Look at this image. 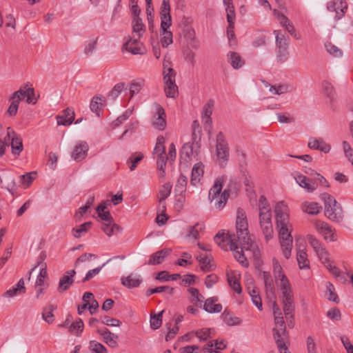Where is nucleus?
<instances>
[{"label": "nucleus", "instance_id": "obj_39", "mask_svg": "<svg viewBox=\"0 0 353 353\" xmlns=\"http://www.w3.org/2000/svg\"><path fill=\"white\" fill-rule=\"evenodd\" d=\"M57 307L54 305L49 304L43 309L42 318L48 324L52 323L54 320L53 311L56 310Z\"/></svg>", "mask_w": 353, "mask_h": 353}, {"label": "nucleus", "instance_id": "obj_26", "mask_svg": "<svg viewBox=\"0 0 353 353\" xmlns=\"http://www.w3.org/2000/svg\"><path fill=\"white\" fill-rule=\"evenodd\" d=\"M57 123L62 125H70L74 119V112L70 108H67L63 111V114L57 117Z\"/></svg>", "mask_w": 353, "mask_h": 353}, {"label": "nucleus", "instance_id": "obj_7", "mask_svg": "<svg viewBox=\"0 0 353 353\" xmlns=\"http://www.w3.org/2000/svg\"><path fill=\"white\" fill-rule=\"evenodd\" d=\"M216 153L219 165L221 168H225L228 161L230 150L222 132H220L216 136Z\"/></svg>", "mask_w": 353, "mask_h": 353}, {"label": "nucleus", "instance_id": "obj_24", "mask_svg": "<svg viewBox=\"0 0 353 353\" xmlns=\"http://www.w3.org/2000/svg\"><path fill=\"white\" fill-rule=\"evenodd\" d=\"M203 168L204 165L202 163H196L194 165L190 179L191 185L196 186L200 182L204 173Z\"/></svg>", "mask_w": 353, "mask_h": 353}, {"label": "nucleus", "instance_id": "obj_47", "mask_svg": "<svg viewBox=\"0 0 353 353\" xmlns=\"http://www.w3.org/2000/svg\"><path fill=\"white\" fill-rule=\"evenodd\" d=\"M92 222H85L84 223L79 225L78 228L72 229V234L75 238H80L83 234L86 233L90 228Z\"/></svg>", "mask_w": 353, "mask_h": 353}, {"label": "nucleus", "instance_id": "obj_8", "mask_svg": "<svg viewBox=\"0 0 353 353\" xmlns=\"http://www.w3.org/2000/svg\"><path fill=\"white\" fill-rule=\"evenodd\" d=\"M228 240L230 241V250H232L234 253V258L238 261L239 263H241L243 267L248 268L249 266V262L247 258L243 254V250L247 251L244 248H243L239 241H237L235 235L229 236L228 237ZM254 254L256 255L259 252L257 249V246L256 245V248L254 250H251Z\"/></svg>", "mask_w": 353, "mask_h": 353}, {"label": "nucleus", "instance_id": "obj_9", "mask_svg": "<svg viewBox=\"0 0 353 353\" xmlns=\"http://www.w3.org/2000/svg\"><path fill=\"white\" fill-rule=\"evenodd\" d=\"M39 97V94L35 93V90H18L10 97V105L18 108L19 102L24 99H26L28 103L34 104Z\"/></svg>", "mask_w": 353, "mask_h": 353}, {"label": "nucleus", "instance_id": "obj_49", "mask_svg": "<svg viewBox=\"0 0 353 353\" xmlns=\"http://www.w3.org/2000/svg\"><path fill=\"white\" fill-rule=\"evenodd\" d=\"M36 175V172H31L26 173V174L21 175L20 176V181L23 187L24 188H28L35 179Z\"/></svg>", "mask_w": 353, "mask_h": 353}, {"label": "nucleus", "instance_id": "obj_42", "mask_svg": "<svg viewBox=\"0 0 353 353\" xmlns=\"http://www.w3.org/2000/svg\"><path fill=\"white\" fill-rule=\"evenodd\" d=\"M141 283V280L137 276H133L132 274L121 279V283L128 288L138 287Z\"/></svg>", "mask_w": 353, "mask_h": 353}, {"label": "nucleus", "instance_id": "obj_5", "mask_svg": "<svg viewBox=\"0 0 353 353\" xmlns=\"http://www.w3.org/2000/svg\"><path fill=\"white\" fill-rule=\"evenodd\" d=\"M225 180V176H224L217 178L209 191V199L212 203H214V206L219 210L225 206L230 196V191L228 190H224L221 192Z\"/></svg>", "mask_w": 353, "mask_h": 353}, {"label": "nucleus", "instance_id": "obj_32", "mask_svg": "<svg viewBox=\"0 0 353 353\" xmlns=\"http://www.w3.org/2000/svg\"><path fill=\"white\" fill-rule=\"evenodd\" d=\"M105 97L103 96H95L90 103V110L97 116H100V112L104 105Z\"/></svg>", "mask_w": 353, "mask_h": 353}, {"label": "nucleus", "instance_id": "obj_58", "mask_svg": "<svg viewBox=\"0 0 353 353\" xmlns=\"http://www.w3.org/2000/svg\"><path fill=\"white\" fill-rule=\"evenodd\" d=\"M133 109H128L126 110L122 115L119 116L115 121L113 122V125L114 127H118L123 122L127 120L132 114Z\"/></svg>", "mask_w": 353, "mask_h": 353}, {"label": "nucleus", "instance_id": "obj_21", "mask_svg": "<svg viewBox=\"0 0 353 353\" xmlns=\"http://www.w3.org/2000/svg\"><path fill=\"white\" fill-rule=\"evenodd\" d=\"M171 249L169 248H165L157 251L150 256L147 263L151 265L160 264L164 261L165 258L171 253Z\"/></svg>", "mask_w": 353, "mask_h": 353}, {"label": "nucleus", "instance_id": "obj_59", "mask_svg": "<svg viewBox=\"0 0 353 353\" xmlns=\"http://www.w3.org/2000/svg\"><path fill=\"white\" fill-rule=\"evenodd\" d=\"M89 347L94 353H106V348L95 341H90Z\"/></svg>", "mask_w": 353, "mask_h": 353}, {"label": "nucleus", "instance_id": "obj_25", "mask_svg": "<svg viewBox=\"0 0 353 353\" xmlns=\"http://www.w3.org/2000/svg\"><path fill=\"white\" fill-rule=\"evenodd\" d=\"M239 274L236 272L230 271L227 273V279L230 288L236 293L240 294L242 290L239 281Z\"/></svg>", "mask_w": 353, "mask_h": 353}, {"label": "nucleus", "instance_id": "obj_12", "mask_svg": "<svg viewBox=\"0 0 353 353\" xmlns=\"http://www.w3.org/2000/svg\"><path fill=\"white\" fill-rule=\"evenodd\" d=\"M315 228L316 230L323 236L325 240H329L330 241H336L337 239L334 233V230L327 223L321 221H316L315 222Z\"/></svg>", "mask_w": 353, "mask_h": 353}, {"label": "nucleus", "instance_id": "obj_29", "mask_svg": "<svg viewBox=\"0 0 353 353\" xmlns=\"http://www.w3.org/2000/svg\"><path fill=\"white\" fill-rule=\"evenodd\" d=\"M214 107V101L209 100L204 105L202 112V121L205 125H208L210 127L212 125L211 115Z\"/></svg>", "mask_w": 353, "mask_h": 353}, {"label": "nucleus", "instance_id": "obj_60", "mask_svg": "<svg viewBox=\"0 0 353 353\" xmlns=\"http://www.w3.org/2000/svg\"><path fill=\"white\" fill-rule=\"evenodd\" d=\"M105 264H106V263H103L101 266H99L94 269L89 270L86 273L85 276L83 279L82 282L85 283V282L90 281L91 279H92L95 276H97L100 272L102 268L105 265Z\"/></svg>", "mask_w": 353, "mask_h": 353}, {"label": "nucleus", "instance_id": "obj_28", "mask_svg": "<svg viewBox=\"0 0 353 353\" xmlns=\"http://www.w3.org/2000/svg\"><path fill=\"white\" fill-rule=\"evenodd\" d=\"M217 300L216 297L206 299L203 305V309L208 313L220 312L222 310V305L219 303H215Z\"/></svg>", "mask_w": 353, "mask_h": 353}, {"label": "nucleus", "instance_id": "obj_23", "mask_svg": "<svg viewBox=\"0 0 353 353\" xmlns=\"http://www.w3.org/2000/svg\"><path fill=\"white\" fill-rule=\"evenodd\" d=\"M273 335L274 339L277 345V347L279 348L280 353H288V348L285 343V339L287 338V332L285 335L282 334L277 328L273 329Z\"/></svg>", "mask_w": 353, "mask_h": 353}, {"label": "nucleus", "instance_id": "obj_4", "mask_svg": "<svg viewBox=\"0 0 353 353\" xmlns=\"http://www.w3.org/2000/svg\"><path fill=\"white\" fill-rule=\"evenodd\" d=\"M259 224L266 241L273 236V225L272 223V212L270 203L264 195H261L259 200Z\"/></svg>", "mask_w": 353, "mask_h": 353}, {"label": "nucleus", "instance_id": "obj_50", "mask_svg": "<svg viewBox=\"0 0 353 353\" xmlns=\"http://www.w3.org/2000/svg\"><path fill=\"white\" fill-rule=\"evenodd\" d=\"M325 47L327 52L334 57H340L343 54V52L337 46L333 45L331 42H326Z\"/></svg>", "mask_w": 353, "mask_h": 353}, {"label": "nucleus", "instance_id": "obj_56", "mask_svg": "<svg viewBox=\"0 0 353 353\" xmlns=\"http://www.w3.org/2000/svg\"><path fill=\"white\" fill-rule=\"evenodd\" d=\"M249 293L253 303L257 307V308L259 310H262V301L261 296L259 294V292L256 290L253 289L252 291H250Z\"/></svg>", "mask_w": 353, "mask_h": 353}, {"label": "nucleus", "instance_id": "obj_55", "mask_svg": "<svg viewBox=\"0 0 353 353\" xmlns=\"http://www.w3.org/2000/svg\"><path fill=\"white\" fill-rule=\"evenodd\" d=\"M307 173L309 174L310 176H312V179L313 181H315L317 184H318L317 182H319L320 183V185L322 186L327 187V188L329 187L327 181L320 174H319L317 172H314L312 170L311 171V173H309V172H307Z\"/></svg>", "mask_w": 353, "mask_h": 353}, {"label": "nucleus", "instance_id": "obj_64", "mask_svg": "<svg viewBox=\"0 0 353 353\" xmlns=\"http://www.w3.org/2000/svg\"><path fill=\"white\" fill-rule=\"evenodd\" d=\"M101 321L103 324L108 326L118 327L121 324V322L119 320L108 316H104Z\"/></svg>", "mask_w": 353, "mask_h": 353}, {"label": "nucleus", "instance_id": "obj_41", "mask_svg": "<svg viewBox=\"0 0 353 353\" xmlns=\"http://www.w3.org/2000/svg\"><path fill=\"white\" fill-rule=\"evenodd\" d=\"M105 209L106 207L103 203L99 204L97 208L98 216L103 223H107L113 220L110 212L108 210H105Z\"/></svg>", "mask_w": 353, "mask_h": 353}, {"label": "nucleus", "instance_id": "obj_1", "mask_svg": "<svg viewBox=\"0 0 353 353\" xmlns=\"http://www.w3.org/2000/svg\"><path fill=\"white\" fill-rule=\"evenodd\" d=\"M274 211L282 253L285 258L288 259L291 256L293 243L291 234L292 225L290 222L289 210L283 201H280L276 203Z\"/></svg>", "mask_w": 353, "mask_h": 353}, {"label": "nucleus", "instance_id": "obj_6", "mask_svg": "<svg viewBox=\"0 0 353 353\" xmlns=\"http://www.w3.org/2000/svg\"><path fill=\"white\" fill-rule=\"evenodd\" d=\"M324 202L325 215L331 221L339 222L342 220V208L336 199L327 193L321 194Z\"/></svg>", "mask_w": 353, "mask_h": 353}, {"label": "nucleus", "instance_id": "obj_54", "mask_svg": "<svg viewBox=\"0 0 353 353\" xmlns=\"http://www.w3.org/2000/svg\"><path fill=\"white\" fill-rule=\"evenodd\" d=\"M143 158V155L141 153H135L133 154L128 161V163H130L131 165L129 166V168L131 171L134 170L139 161H141Z\"/></svg>", "mask_w": 353, "mask_h": 353}, {"label": "nucleus", "instance_id": "obj_46", "mask_svg": "<svg viewBox=\"0 0 353 353\" xmlns=\"http://www.w3.org/2000/svg\"><path fill=\"white\" fill-rule=\"evenodd\" d=\"M172 185L168 182L163 185L159 192V202H162V201H165L171 193Z\"/></svg>", "mask_w": 353, "mask_h": 353}, {"label": "nucleus", "instance_id": "obj_57", "mask_svg": "<svg viewBox=\"0 0 353 353\" xmlns=\"http://www.w3.org/2000/svg\"><path fill=\"white\" fill-rule=\"evenodd\" d=\"M97 256L94 254L90 253H85L78 257L75 261L74 267L78 268L80 266L81 263H84L86 261H90L92 259H96Z\"/></svg>", "mask_w": 353, "mask_h": 353}, {"label": "nucleus", "instance_id": "obj_30", "mask_svg": "<svg viewBox=\"0 0 353 353\" xmlns=\"http://www.w3.org/2000/svg\"><path fill=\"white\" fill-rule=\"evenodd\" d=\"M99 333L102 336L103 341L110 347H115L117 346V339L118 336L112 333L107 328L99 330Z\"/></svg>", "mask_w": 353, "mask_h": 353}, {"label": "nucleus", "instance_id": "obj_18", "mask_svg": "<svg viewBox=\"0 0 353 353\" xmlns=\"http://www.w3.org/2000/svg\"><path fill=\"white\" fill-rule=\"evenodd\" d=\"M163 74L164 81L166 85L165 88H174L176 85L174 84V71L170 66L169 61L163 62Z\"/></svg>", "mask_w": 353, "mask_h": 353}, {"label": "nucleus", "instance_id": "obj_33", "mask_svg": "<svg viewBox=\"0 0 353 353\" xmlns=\"http://www.w3.org/2000/svg\"><path fill=\"white\" fill-rule=\"evenodd\" d=\"M228 62L234 69L241 68L244 64L245 61L240 56V54L235 52H230L228 54Z\"/></svg>", "mask_w": 353, "mask_h": 353}, {"label": "nucleus", "instance_id": "obj_3", "mask_svg": "<svg viewBox=\"0 0 353 353\" xmlns=\"http://www.w3.org/2000/svg\"><path fill=\"white\" fill-rule=\"evenodd\" d=\"M236 239L242 248H244L246 250H254L256 244L250 238L248 232L247 216L245 211L241 208H238L236 212Z\"/></svg>", "mask_w": 353, "mask_h": 353}, {"label": "nucleus", "instance_id": "obj_10", "mask_svg": "<svg viewBox=\"0 0 353 353\" xmlns=\"http://www.w3.org/2000/svg\"><path fill=\"white\" fill-rule=\"evenodd\" d=\"M155 114L152 120V126L160 131L163 130L166 127L165 112L161 105L154 103Z\"/></svg>", "mask_w": 353, "mask_h": 353}, {"label": "nucleus", "instance_id": "obj_11", "mask_svg": "<svg viewBox=\"0 0 353 353\" xmlns=\"http://www.w3.org/2000/svg\"><path fill=\"white\" fill-rule=\"evenodd\" d=\"M327 9L330 12H335L334 18L339 20L345 15L347 10V4L345 0H332L328 2Z\"/></svg>", "mask_w": 353, "mask_h": 353}, {"label": "nucleus", "instance_id": "obj_51", "mask_svg": "<svg viewBox=\"0 0 353 353\" xmlns=\"http://www.w3.org/2000/svg\"><path fill=\"white\" fill-rule=\"evenodd\" d=\"M83 322L81 319H78L75 322L72 323L69 326V332L72 334L78 335L83 331Z\"/></svg>", "mask_w": 353, "mask_h": 353}, {"label": "nucleus", "instance_id": "obj_27", "mask_svg": "<svg viewBox=\"0 0 353 353\" xmlns=\"http://www.w3.org/2000/svg\"><path fill=\"white\" fill-rule=\"evenodd\" d=\"M262 278L264 281L266 292L268 296H274V282L270 272L263 271Z\"/></svg>", "mask_w": 353, "mask_h": 353}, {"label": "nucleus", "instance_id": "obj_37", "mask_svg": "<svg viewBox=\"0 0 353 353\" xmlns=\"http://www.w3.org/2000/svg\"><path fill=\"white\" fill-rule=\"evenodd\" d=\"M235 235L234 234H228L227 235H225L224 233H220L219 232L216 234L214 237V241L215 243L220 246L222 249L227 250L228 248H230V241L228 240V237L229 236Z\"/></svg>", "mask_w": 353, "mask_h": 353}, {"label": "nucleus", "instance_id": "obj_38", "mask_svg": "<svg viewBox=\"0 0 353 353\" xmlns=\"http://www.w3.org/2000/svg\"><path fill=\"white\" fill-rule=\"evenodd\" d=\"M321 206H320L316 202H305L302 205V210L310 214H318L321 210Z\"/></svg>", "mask_w": 353, "mask_h": 353}, {"label": "nucleus", "instance_id": "obj_19", "mask_svg": "<svg viewBox=\"0 0 353 353\" xmlns=\"http://www.w3.org/2000/svg\"><path fill=\"white\" fill-rule=\"evenodd\" d=\"M88 150V143L85 141H80L75 145L71 157L74 161H81L87 156Z\"/></svg>", "mask_w": 353, "mask_h": 353}, {"label": "nucleus", "instance_id": "obj_20", "mask_svg": "<svg viewBox=\"0 0 353 353\" xmlns=\"http://www.w3.org/2000/svg\"><path fill=\"white\" fill-rule=\"evenodd\" d=\"M296 183L303 188L305 189L308 192H314L318 187V184L313 181L312 178L307 177L302 174L295 176Z\"/></svg>", "mask_w": 353, "mask_h": 353}, {"label": "nucleus", "instance_id": "obj_36", "mask_svg": "<svg viewBox=\"0 0 353 353\" xmlns=\"http://www.w3.org/2000/svg\"><path fill=\"white\" fill-rule=\"evenodd\" d=\"M132 32L137 35L139 39L143 36L145 32V26L143 23L141 18L132 19Z\"/></svg>", "mask_w": 353, "mask_h": 353}, {"label": "nucleus", "instance_id": "obj_2", "mask_svg": "<svg viewBox=\"0 0 353 353\" xmlns=\"http://www.w3.org/2000/svg\"><path fill=\"white\" fill-rule=\"evenodd\" d=\"M272 272L275 278V282L279 285L282 292V303L285 315L286 318H292L293 316L294 305L290 283L281 265L276 259H272Z\"/></svg>", "mask_w": 353, "mask_h": 353}, {"label": "nucleus", "instance_id": "obj_14", "mask_svg": "<svg viewBox=\"0 0 353 353\" xmlns=\"http://www.w3.org/2000/svg\"><path fill=\"white\" fill-rule=\"evenodd\" d=\"M160 15L161 28H170L172 25L170 0H163Z\"/></svg>", "mask_w": 353, "mask_h": 353}, {"label": "nucleus", "instance_id": "obj_63", "mask_svg": "<svg viewBox=\"0 0 353 353\" xmlns=\"http://www.w3.org/2000/svg\"><path fill=\"white\" fill-rule=\"evenodd\" d=\"M288 56V48H276V60L278 62H285Z\"/></svg>", "mask_w": 353, "mask_h": 353}, {"label": "nucleus", "instance_id": "obj_53", "mask_svg": "<svg viewBox=\"0 0 353 353\" xmlns=\"http://www.w3.org/2000/svg\"><path fill=\"white\" fill-rule=\"evenodd\" d=\"M188 183V179L185 176L181 174L177 180L175 185V190L179 193H182L185 190Z\"/></svg>", "mask_w": 353, "mask_h": 353}, {"label": "nucleus", "instance_id": "obj_13", "mask_svg": "<svg viewBox=\"0 0 353 353\" xmlns=\"http://www.w3.org/2000/svg\"><path fill=\"white\" fill-rule=\"evenodd\" d=\"M140 39L128 37V39L123 44V48L133 54H144L143 44L140 42Z\"/></svg>", "mask_w": 353, "mask_h": 353}, {"label": "nucleus", "instance_id": "obj_16", "mask_svg": "<svg viewBox=\"0 0 353 353\" xmlns=\"http://www.w3.org/2000/svg\"><path fill=\"white\" fill-rule=\"evenodd\" d=\"M40 267V272L35 281L36 287H45L48 288L49 283L46 281L48 278L47 265L45 263H38L34 268H32L30 272L31 273L37 268Z\"/></svg>", "mask_w": 353, "mask_h": 353}, {"label": "nucleus", "instance_id": "obj_40", "mask_svg": "<svg viewBox=\"0 0 353 353\" xmlns=\"http://www.w3.org/2000/svg\"><path fill=\"white\" fill-rule=\"evenodd\" d=\"M274 34L276 35V48H288L289 39L279 30H274Z\"/></svg>", "mask_w": 353, "mask_h": 353}, {"label": "nucleus", "instance_id": "obj_52", "mask_svg": "<svg viewBox=\"0 0 353 353\" xmlns=\"http://www.w3.org/2000/svg\"><path fill=\"white\" fill-rule=\"evenodd\" d=\"M163 312V311H161L157 314L151 315L150 326L153 330H157L161 326Z\"/></svg>", "mask_w": 353, "mask_h": 353}, {"label": "nucleus", "instance_id": "obj_22", "mask_svg": "<svg viewBox=\"0 0 353 353\" xmlns=\"http://www.w3.org/2000/svg\"><path fill=\"white\" fill-rule=\"evenodd\" d=\"M307 145L310 149L320 150L324 153H328L331 149V146L321 138L310 139Z\"/></svg>", "mask_w": 353, "mask_h": 353}, {"label": "nucleus", "instance_id": "obj_45", "mask_svg": "<svg viewBox=\"0 0 353 353\" xmlns=\"http://www.w3.org/2000/svg\"><path fill=\"white\" fill-rule=\"evenodd\" d=\"M168 28H165V29H163L161 27V32L162 35L161 42L163 48L168 47L173 42L172 33V32L168 30Z\"/></svg>", "mask_w": 353, "mask_h": 353}, {"label": "nucleus", "instance_id": "obj_43", "mask_svg": "<svg viewBox=\"0 0 353 353\" xmlns=\"http://www.w3.org/2000/svg\"><path fill=\"white\" fill-rule=\"evenodd\" d=\"M190 292L191 296H190V302L195 305H199L201 307V304L204 300V297L202 294L199 293V291L196 288H191L188 290Z\"/></svg>", "mask_w": 353, "mask_h": 353}, {"label": "nucleus", "instance_id": "obj_34", "mask_svg": "<svg viewBox=\"0 0 353 353\" xmlns=\"http://www.w3.org/2000/svg\"><path fill=\"white\" fill-rule=\"evenodd\" d=\"M101 229L108 236L117 234L122 230V228L114 223L113 220L107 223H102Z\"/></svg>", "mask_w": 353, "mask_h": 353}, {"label": "nucleus", "instance_id": "obj_48", "mask_svg": "<svg viewBox=\"0 0 353 353\" xmlns=\"http://www.w3.org/2000/svg\"><path fill=\"white\" fill-rule=\"evenodd\" d=\"M297 261L301 269L309 268V261L305 251L299 250L297 252Z\"/></svg>", "mask_w": 353, "mask_h": 353}, {"label": "nucleus", "instance_id": "obj_15", "mask_svg": "<svg viewBox=\"0 0 353 353\" xmlns=\"http://www.w3.org/2000/svg\"><path fill=\"white\" fill-rule=\"evenodd\" d=\"M7 137L11 139L12 153L19 155L23 150L22 139L11 128H7Z\"/></svg>", "mask_w": 353, "mask_h": 353}, {"label": "nucleus", "instance_id": "obj_17", "mask_svg": "<svg viewBox=\"0 0 353 353\" xmlns=\"http://www.w3.org/2000/svg\"><path fill=\"white\" fill-rule=\"evenodd\" d=\"M75 274V270H68L60 278L57 288V291L59 293H62L70 288L74 283V276Z\"/></svg>", "mask_w": 353, "mask_h": 353}, {"label": "nucleus", "instance_id": "obj_35", "mask_svg": "<svg viewBox=\"0 0 353 353\" xmlns=\"http://www.w3.org/2000/svg\"><path fill=\"white\" fill-rule=\"evenodd\" d=\"M196 259L199 261L203 271L209 272L212 270V256L210 254H201L196 256Z\"/></svg>", "mask_w": 353, "mask_h": 353}, {"label": "nucleus", "instance_id": "obj_62", "mask_svg": "<svg viewBox=\"0 0 353 353\" xmlns=\"http://www.w3.org/2000/svg\"><path fill=\"white\" fill-rule=\"evenodd\" d=\"M327 290L329 292V297L328 300L332 301L335 303H338L339 301V297L336 292H334L335 288L334 285L331 283H327Z\"/></svg>", "mask_w": 353, "mask_h": 353}, {"label": "nucleus", "instance_id": "obj_44", "mask_svg": "<svg viewBox=\"0 0 353 353\" xmlns=\"http://www.w3.org/2000/svg\"><path fill=\"white\" fill-rule=\"evenodd\" d=\"M165 139L163 136H159L157 139L156 145L154 149V155L157 157L165 156L166 155L165 152Z\"/></svg>", "mask_w": 353, "mask_h": 353}, {"label": "nucleus", "instance_id": "obj_31", "mask_svg": "<svg viewBox=\"0 0 353 353\" xmlns=\"http://www.w3.org/2000/svg\"><path fill=\"white\" fill-rule=\"evenodd\" d=\"M221 318L223 322L228 326L239 325L242 322V320L239 317L234 316L227 310H225L222 313Z\"/></svg>", "mask_w": 353, "mask_h": 353}, {"label": "nucleus", "instance_id": "obj_61", "mask_svg": "<svg viewBox=\"0 0 353 353\" xmlns=\"http://www.w3.org/2000/svg\"><path fill=\"white\" fill-rule=\"evenodd\" d=\"M164 291H168L169 294H172L174 289L172 288H170L169 286H159L155 288L149 289L147 291V296H150L154 293H160Z\"/></svg>", "mask_w": 353, "mask_h": 353}]
</instances>
